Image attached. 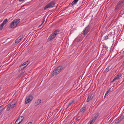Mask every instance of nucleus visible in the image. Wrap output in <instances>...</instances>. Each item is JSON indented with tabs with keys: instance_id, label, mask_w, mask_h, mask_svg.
Here are the masks:
<instances>
[{
	"instance_id": "obj_31",
	"label": "nucleus",
	"mask_w": 124,
	"mask_h": 124,
	"mask_svg": "<svg viewBox=\"0 0 124 124\" xmlns=\"http://www.w3.org/2000/svg\"><path fill=\"white\" fill-rule=\"evenodd\" d=\"M107 46L106 45H104V48H107Z\"/></svg>"
},
{
	"instance_id": "obj_19",
	"label": "nucleus",
	"mask_w": 124,
	"mask_h": 124,
	"mask_svg": "<svg viewBox=\"0 0 124 124\" xmlns=\"http://www.w3.org/2000/svg\"><path fill=\"white\" fill-rule=\"evenodd\" d=\"M8 20L7 19H5L3 23H2L4 25L8 22Z\"/></svg>"
},
{
	"instance_id": "obj_10",
	"label": "nucleus",
	"mask_w": 124,
	"mask_h": 124,
	"mask_svg": "<svg viewBox=\"0 0 124 124\" xmlns=\"http://www.w3.org/2000/svg\"><path fill=\"white\" fill-rule=\"evenodd\" d=\"M94 94L93 93L90 94L87 97L86 101L89 102L92 100L94 97Z\"/></svg>"
},
{
	"instance_id": "obj_27",
	"label": "nucleus",
	"mask_w": 124,
	"mask_h": 124,
	"mask_svg": "<svg viewBox=\"0 0 124 124\" xmlns=\"http://www.w3.org/2000/svg\"><path fill=\"white\" fill-rule=\"evenodd\" d=\"M80 116H79L78 117L77 119H76L77 120H79L80 119Z\"/></svg>"
},
{
	"instance_id": "obj_33",
	"label": "nucleus",
	"mask_w": 124,
	"mask_h": 124,
	"mask_svg": "<svg viewBox=\"0 0 124 124\" xmlns=\"http://www.w3.org/2000/svg\"><path fill=\"white\" fill-rule=\"evenodd\" d=\"M123 54H124V51L123 52Z\"/></svg>"
},
{
	"instance_id": "obj_9",
	"label": "nucleus",
	"mask_w": 124,
	"mask_h": 124,
	"mask_svg": "<svg viewBox=\"0 0 124 124\" xmlns=\"http://www.w3.org/2000/svg\"><path fill=\"white\" fill-rule=\"evenodd\" d=\"M23 116H21L19 117L17 119L15 122V124H19L23 120Z\"/></svg>"
},
{
	"instance_id": "obj_5",
	"label": "nucleus",
	"mask_w": 124,
	"mask_h": 124,
	"mask_svg": "<svg viewBox=\"0 0 124 124\" xmlns=\"http://www.w3.org/2000/svg\"><path fill=\"white\" fill-rule=\"evenodd\" d=\"M55 5V3L53 1H52L50 2L44 8V10H45L47 8H50L53 7Z\"/></svg>"
},
{
	"instance_id": "obj_2",
	"label": "nucleus",
	"mask_w": 124,
	"mask_h": 124,
	"mask_svg": "<svg viewBox=\"0 0 124 124\" xmlns=\"http://www.w3.org/2000/svg\"><path fill=\"white\" fill-rule=\"evenodd\" d=\"M20 21V19H17L13 21V22L11 23L9 26L8 28L9 29L12 28H14V26L16 27L18 24L19 23Z\"/></svg>"
},
{
	"instance_id": "obj_30",
	"label": "nucleus",
	"mask_w": 124,
	"mask_h": 124,
	"mask_svg": "<svg viewBox=\"0 0 124 124\" xmlns=\"http://www.w3.org/2000/svg\"><path fill=\"white\" fill-rule=\"evenodd\" d=\"M44 20H43V21H42V23L41 24V25H40V26H41V25L44 23Z\"/></svg>"
},
{
	"instance_id": "obj_11",
	"label": "nucleus",
	"mask_w": 124,
	"mask_h": 124,
	"mask_svg": "<svg viewBox=\"0 0 124 124\" xmlns=\"http://www.w3.org/2000/svg\"><path fill=\"white\" fill-rule=\"evenodd\" d=\"M23 35H20V36L15 41V43H18L21 41V40L23 38Z\"/></svg>"
},
{
	"instance_id": "obj_17",
	"label": "nucleus",
	"mask_w": 124,
	"mask_h": 124,
	"mask_svg": "<svg viewBox=\"0 0 124 124\" xmlns=\"http://www.w3.org/2000/svg\"><path fill=\"white\" fill-rule=\"evenodd\" d=\"M75 102V100H73L72 101H70L69 102L68 104L67 105V108H68L72 104L74 103Z\"/></svg>"
},
{
	"instance_id": "obj_25",
	"label": "nucleus",
	"mask_w": 124,
	"mask_h": 124,
	"mask_svg": "<svg viewBox=\"0 0 124 124\" xmlns=\"http://www.w3.org/2000/svg\"><path fill=\"white\" fill-rule=\"evenodd\" d=\"M108 39V36H106L103 37V39L105 40H107Z\"/></svg>"
},
{
	"instance_id": "obj_3",
	"label": "nucleus",
	"mask_w": 124,
	"mask_h": 124,
	"mask_svg": "<svg viewBox=\"0 0 124 124\" xmlns=\"http://www.w3.org/2000/svg\"><path fill=\"white\" fill-rule=\"evenodd\" d=\"M59 32V31L57 30H55L49 37L48 39L49 41H51L54 39L58 35Z\"/></svg>"
},
{
	"instance_id": "obj_8",
	"label": "nucleus",
	"mask_w": 124,
	"mask_h": 124,
	"mask_svg": "<svg viewBox=\"0 0 124 124\" xmlns=\"http://www.w3.org/2000/svg\"><path fill=\"white\" fill-rule=\"evenodd\" d=\"M15 104L14 103L13 104L12 103L8 104L6 106L7 107V110L8 111L11 109L13 108L14 107V105Z\"/></svg>"
},
{
	"instance_id": "obj_14",
	"label": "nucleus",
	"mask_w": 124,
	"mask_h": 124,
	"mask_svg": "<svg viewBox=\"0 0 124 124\" xmlns=\"http://www.w3.org/2000/svg\"><path fill=\"white\" fill-rule=\"evenodd\" d=\"M79 0H74L71 4H70L69 6L71 7H72L73 5H76L77 3V2Z\"/></svg>"
},
{
	"instance_id": "obj_1",
	"label": "nucleus",
	"mask_w": 124,
	"mask_h": 124,
	"mask_svg": "<svg viewBox=\"0 0 124 124\" xmlns=\"http://www.w3.org/2000/svg\"><path fill=\"white\" fill-rule=\"evenodd\" d=\"M124 0H121L119 1L115 7V10H118L123 7L124 6Z\"/></svg>"
},
{
	"instance_id": "obj_23",
	"label": "nucleus",
	"mask_w": 124,
	"mask_h": 124,
	"mask_svg": "<svg viewBox=\"0 0 124 124\" xmlns=\"http://www.w3.org/2000/svg\"><path fill=\"white\" fill-rule=\"evenodd\" d=\"M4 105L1 106L0 107V108H1V109L2 110V111L4 109Z\"/></svg>"
},
{
	"instance_id": "obj_6",
	"label": "nucleus",
	"mask_w": 124,
	"mask_h": 124,
	"mask_svg": "<svg viewBox=\"0 0 124 124\" xmlns=\"http://www.w3.org/2000/svg\"><path fill=\"white\" fill-rule=\"evenodd\" d=\"M91 29V26L89 25L85 28L84 30L83 31V33H82L81 34H82H82L84 35H86L90 31Z\"/></svg>"
},
{
	"instance_id": "obj_21",
	"label": "nucleus",
	"mask_w": 124,
	"mask_h": 124,
	"mask_svg": "<svg viewBox=\"0 0 124 124\" xmlns=\"http://www.w3.org/2000/svg\"><path fill=\"white\" fill-rule=\"evenodd\" d=\"M99 116V115L98 114H95V116L94 117H93L94 118V119H95V120Z\"/></svg>"
},
{
	"instance_id": "obj_32",
	"label": "nucleus",
	"mask_w": 124,
	"mask_h": 124,
	"mask_svg": "<svg viewBox=\"0 0 124 124\" xmlns=\"http://www.w3.org/2000/svg\"><path fill=\"white\" fill-rule=\"evenodd\" d=\"M28 124H32V123L31 122H30L28 123Z\"/></svg>"
},
{
	"instance_id": "obj_12",
	"label": "nucleus",
	"mask_w": 124,
	"mask_h": 124,
	"mask_svg": "<svg viewBox=\"0 0 124 124\" xmlns=\"http://www.w3.org/2000/svg\"><path fill=\"white\" fill-rule=\"evenodd\" d=\"M121 76L122 74L121 73H118L117 76L115 77L113 80L112 81V82H113L114 81L116 80L117 79H120Z\"/></svg>"
},
{
	"instance_id": "obj_26",
	"label": "nucleus",
	"mask_w": 124,
	"mask_h": 124,
	"mask_svg": "<svg viewBox=\"0 0 124 124\" xmlns=\"http://www.w3.org/2000/svg\"><path fill=\"white\" fill-rule=\"evenodd\" d=\"M110 89H111L110 88H109V89L106 92V93L105 94V96L107 95L108 93H109L110 92ZM105 96L104 97H105Z\"/></svg>"
},
{
	"instance_id": "obj_28",
	"label": "nucleus",
	"mask_w": 124,
	"mask_h": 124,
	"mask_svg": "<svg viewBox=\"0 0 124 124\" xmlns=\"http://www.w3.org/2000/svg\"><path fill=\"white\" fill-rule=\"evenodd\" d=\"M26 63V65H27L29 63V62L28 61H26L25 62Z\"/></svg>"
},
{
	"instance_id": "obj_24",
	"label": "nucleus",
	"mask_w": 124,
	"mask_h": 124,
	"mask_svg": "<svg viewBox=\"0 0 124 124\" xmlns=\"http://www.w3.org/2000/svg\"><path fill=\"white\" fill-rule=\"evenodd\" d=\"M4 26L3 24L2 23L0 25V30H2Z\"/></svg>"
},
{
	"instance_id": "obj_16",
	"label": "nucleus",
	"mask_w": 124,
	"mask_h": 124,
	"mask_svg": "<svg viewBox=\"0 0 124 124\" xmlns=\"http://www.w3.org/2000/svg\"><path fill=\"white\" fill-rule=\"evenodd\" d=\"M27 65H26V64L25 62H24L21 66L20 67L21 68V70H23Z\"/></svg>"
},
{
	"instance_id": "obj_29",
	"label": "nucleus",
	"mask_w": 124,
	"mask_h": 124,
	"mask_svg": "<svg viewBox=\"0 0 124 124\" xmlns=\"http://www.w3.org/2000/svg\"><path fill=\"white\" fill-rule=\"evenodd\" d=\"M93 123H92V122H91V121H90L88 123V124H93Z\"/></svg>"
},
{
	"instance_id": "obj_18",
	"label": "nucleus",
	"mask_w": 124,
	"mask_h": 124,
	"mask_svg": "<svg viewBox=\"0 0 124 124\" xmlns=\"http://www.w3.org/2000/svg\"><path fill=\"white\" fill-rule=\"evenodd\" d=\"M41 99H38L36 101L35 103V105H37L39 104L41 102Z\"/></svg>"
},
{
	"instance_id": "obj_20",
	"label": "nucleus",
	"mask_w": 124,
	"mask_h": 124,
	"mask_svg": "<svg viewBox=\"0 0 124 124\" xmlns=\"http://www.w3.org/2000/svg\"><path fill=\"white\" fill-rule=\"evenodd\" d=\"M95 121V119H94V118L92 117L90 119V121H91V122H92L93 123Z\"/></svg>"
},
{
	"instance_id": "obj_22",
	"label": "nucleus",
	"mask_w": 124,
	"mask_h": 124,
	"mask_svg": "<svg viewBox=\"0 0 124 124\" xmlns=\"http://www.w3.org/2000/svg\"><path fill=\"white\" fill-rule=\"evenodd\" d=\"M109 66L108 67L106 68L105 70V71L106 72H108L109 70H111V69L112 68H111L110 69H109Z\"/></svg>"
},
{
	"instance_id": "obj_13",
	"label": "nucleus",
	"mask_w": 124,
	"mask_h": 124,
	"mask_svg": "<svg viewBox=\"0 0 124 124\" xmlns=\"http://www.w3.org/2000/svg\"><path fill=\"white\" fill-rule=\"evenodd\" d=\"M124 118V116L122 115L118 119L116 120L115 121V123H118L120 122L121 120Z\"/></svg>"
},
{
	"instance_id": "obj_4",
	"label": "nucleus",
	"mask_w": 124,
	"mask_h": 124,
	"mask_svg": "<svg viewBox=\"0 0 124 124\" xmlns=\"http://www.w3.org/2000/svg\"><path fill=\"white\" fill-rule=\"evenodd\" d=\"M63 69L62 66H60L56 68L52 73V75L54 76V75H56L60 73Z\"/></svg>"
},
{
	"instance_id": "obj_7",
	"label": "nucleus",
	"mask_w": 124,
	"mask_h": 124,
	"mask_svg": "<svg viewBox=\"0 0 124 124\" xmlns=\"http://www.w3.org/2000/svg\"><path fill=\"white\" fill-rule=\"evenodd\" d=\"M33 99L32 95L30 94L27 97L25 101V104L29 103Z\"/></svg>"
},
{
	"instance_id": "obj_15",
	"label": "nucleus",
	"mask_w": 124,
	"mask_h": 124,
	"mask_svg": "<svg viewBox=\"0 0 124 124\" xmlns=\"http://www.w3.org/2000/svg\"><path fill=\"white\" fill-rule=\"evenodd\" d=\"M86 107L85 106L83 107L80 109V112L82 113H84L86 110Z\"/></svg>"
}]
</instances>
